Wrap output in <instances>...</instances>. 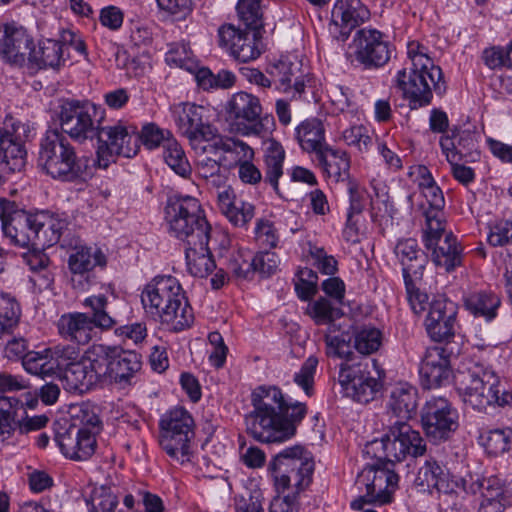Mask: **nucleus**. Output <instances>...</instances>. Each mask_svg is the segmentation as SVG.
Here are the masks:
<instances>
[{"mask_svg":"<svg viewBox=\"0 0 512 512\" xmlns=\"http://www.w3.org/2000/svg\"><path fill=\"white\" fill-rule=\"evenodd\" d=\"M141 356L117 345L93 344L72 364L65 377L67 389L84 393L108 383L131 384L141 369Z\"/></svg>","mask_w":512,"mask_h":512,"instance_id":"nucleus-1","label":"nucleus"},{"mask_svg":"<svg viewBox=\"0 0 512 512\" xmlns=\"http://www.w3.org/2000/svg\"><path fill=\"white\" fill-rule=\"evenodd\" d=\"M253 410L246 415L247 432L263 443L292 438L307 414L305 403L290 402L276 386L257 387L251 395Z\"/></svg>","mask_w":512,"mask_h":512,"instance_id":"nucleus-2","label":"nucleus"},{"mask_svg":"<svg viewBox=\"0 0 512 512\" xmlns=\"http://www.w3.org/2000/svg\"><path fill=\"white\" fill-rule=\"evenodd\" d=\"M82 305L89 311L64 314L57 323L60 335L71 342L86 345L97 336V329L109 331L127 320L128 305L121 302L119 310L112 309L104 294L89 296Z\"/></svg>","mask_w":512,"mask_h":512,"instance_id":"nucleus-3","label":"nucleus"},{"mask_svg":"<svg viewBox=\"0 0 512 512\" xmlns=\"http://www.w3.org/2000/svg\"><path fill=\"white\" fill-rule=\"evenodd\" d=\"M2 230L11 243L23 248L45 249L59 242L67 227L62 220L47 211L30 213L15 210L1 216Z\"/></svg>","mask_w":512,"mask_h":512,"instance_id":"nucleus-4","label":"nucleus"},{"mask_svg":"<svg viewBox=\"0 0 512 512\" xmlns=\"http://www.w3.org/2000/svg\"><path fill=\"white\" fill-rule=\"evenodd\" d=\"M145 311L175 331L189 327L194 319L179 281L173 276H157L142 291Z\"/></svg>","mask_w":512,"mask_h":512,"instance_id":"nucleus-5","label":"nucleus"},{"mask_svg":"<svg viewBox=\"0 0 512 512\" xmlns=\"http://www.w3.org/2000/svg\"><path fill=\"white\" fill-rule=\"evenodd\" d=\"M88 159L57 129L48 130L40 142L38 166L51 178L79 184L90 178Z\"/></svg>","mask_w":512,"mask_h":512,"instance_id":"nucleus-6","label":"nucleus"},{"mask_svg":"<svg viewBox=\"0 0 512 512\" xmlns=\"http://www.w3.org/2000/svg\"><path fill=\"white\" fill-rule=\"evenodd\" d=\"M455 384L463 402L475 410L485 411L490 406L512 404V393L505 389L494 371L483 365L474 364L459 370Z\"/></svg>","mask_w":512,"mask_h":512,"instance_id":"nucleus-7","label":"nucleus"},{"mask_svg":"<svg viewBox=\"0 0 512 512\" xmlns=\"http://www.w3.org/2000/svg\"><path fill=\"white\" fill-rule=\"evenodd\" d=\"M384 433L380 439L367 443L364 452L378 460L401 462L407 457L417 458L426 451V444L420 433L404 420L383 421Z\"/></svg>","mask_w":512,"mask_h":512,"instance_id":"nucleus-8","label":"nucleus"},{"mask_svg":"<svg viewBox=\"0 0 512 512\" xmlns=\"http://www.w3.org/2000/svg\"><path fill=\"white\" fill-rule=\"evenodd\" d=\"M268 470L278 494L299 495L312 482L314 462L303 446L287 447L269 462Z\"/></svg>","mask_w":512,"mask_h":512,"instance_id":"nucleus-9","label":"nucleus"},{"mask_svg":"<svg viewBox=\"0 0 512 512\" xmlns=\"http://www.w3.org/2000/svg\"><path fill=\"white\" fill-rule=\"evenodd\" d=\"M165 221L169 232L184 244H195L199 237L211 232L200 202L191 196L173 195L165 205Z\"/></svg>","mask_w":512,"mask_h":512,"instance_id":"nucleus-10","label":"nucleus"},{"mask_svg":"<svg viewBox=\"0 0 512 512\" xmlns=\"http://www.w3.org/2000/svg\"><path fill=\"white\" fill-rule=\"evenodd\" d=\"M159 444L171 460L184 464L191 460L194 420L183 407L165 413L159 421Z\"/></svg>","mask_w":512,"mask_h":512,"instance_id":"nucleus-11","label":"nucleus"},{"mask_svg":"<svg viewBox=\"0 0 512 512\" xmlns=\"http://www.w3.org/2000/svg\"><path fill=\"white\" fill-rule=\"evenodd\" d=\"M61 133L83 143L98 134L104 110L89 101L62 100L55 110Z\"/></svg>","mask_w":512,"mask_h":512,"instance_id":"nucleus-12","label":"nucleus"},{"mask_svg":"<svg viewBox=\"0 0 512 512\" xmlns=\"http://www.w3.org/2000/svg\"><path fill=\"white\" fill-rule=\"evenodd\" d=\"M395 82L403 99L408 102V106L412 110L430 105L433 99V90L438 95H443L446 91L441 69L438 74L430 69L404 68L397 72Z\"/></svg>","mask_w":512,"mask_h":512,"instance_id":"nucleus-13","label":"nucleus"},{"mask_svg":"<svg viewBox=\"0 0 512 512\" xmlns=\"http://www.w3.org/2000/svg\"><path fill=\"white\" fill-rule=\"evenodd\" d=\"M96 137L99 142L97 161L101 168H107L114 155L131 158L140 149L139 132L131 124L117 122L113 125L100 126Z\"/></svg>","mask_w":512,"mask_h":512,"instance_id":"nucleus-14","label":"nucleus"},{"mask_svg":"<svg viewBox=\"0 0 512 512\" xmlns=\"http://www.w3.org/2000/svg\"><path fill=\"white\" fill-rule=\"evenodd\" d=\"M352 46L355 61L365 70L382 68L391 59L392 46L387 37L377 29L357 30Z\"/></svg>","mask_w":512,"mask_h":512,"instance_id":"nucleus-15","label":"nucleus"},{"mask_svg":"<svg viewBox=\"0 0 512 512\" xmlns=\"http://www.w3.org/2000/svg\"><path fill=\"white\" fill-rule=\"evenodd\" d=\"M421 420L427 437L446 441L458 428V413L443 397H431L422 408Z\"/></svg>","mask_w":512,"mask_h":512,"instance_id":"nucleus-16","label":"nucleus"},{"mask_svg":"<svg viewBox=\"0 0 512 512\" xmlns=\"http://www.w3.org/2000/svg\"><path fill=\"white\" fill-rule=\"evenodd\" d=\"M77 356L73 347L58 345L41 351H30L22 366L27 373L41 378L56 376L65 369V378L69 367L77 362Z\"/></svg>","mask_w":512,"mask_h":512,"instance_id":"nucleus-17","label":"nucleus"},{"mask_svg":"<svg viewBox=\"0 0 512 512\" xmlns=\"http://www.w3.org/2000/svg\"><path fill=\"white\" fill-rule=\"evenodd\" d=\"M424 245L432 251L431 257L434 264L450 272L462 263V249L457 238L445 231V223L439 225V229L432 230L426 227L423 234Z\"/></svg>","mask_w":512,"mask_h":512,"instance_id":"nucleus-18","label":"nucleus"},{"mask_svg":"<svg viewBox=\"0 0 512 512\" xmlns=\"http://www.w3.org/2000/svg\"><path fill=\"white\" fill-rule=\"evenodd\" d=\"M339 383L345 396L359 403H368L373 400L379 391L380 382L371 376L367 364H341Z\"/></svg>","mask_w":512,"mask_h":512,"instance_id":"nucleus-19","label":"nucleus"},{"mask_svg":"<svg viewBox=\"0 0 512 512\" xmlns=\"http://www.w3.org/2000/svg\"><path fill=\"white\" fill-rule=\"evenodd\" d=\"M260 31L241 30L225 24L218 29V43L240 62L255 60L261 54Z\"/></svg>","mask_w":512,"mask_h":512,"instance_id":"nucleus-20","label":"nucleus"},{"mask_svg":"<svg viewBox=\"0 0 512 512\" xmlns=\"http://www.w3.org/2000/svg\"><path fill=\"white\" fill-rule=\"evenodd\" d=\"M170 112L178 132L190 145H197L199 137L212 136V125L204 120L206 109L203 106L181 102L171 106Z\"/></svg>","mask_w":512,"mask_h":512,"instance_id":"nucleus-21","label":"nucleus"},{"mask_svg":"<svg viewBox=\"0 0 512 512\" xmlns=\"http://www.w3.org/2000/svg\"><path fill=\"white\" fill-rule=\"evenodd\" d=\"M369 17V10L360 0H337L331 12L329 32L335 40L345 42Z\"/></svg>","mask_w":512,"mask_h":512,"instance_id":"nucleus-22","label":"nucleus"},{"mask_svg":"<svg viewBox=\"0 0 512 512\" xmlns=\"http://www.w3.org/2000/svg\"><path fill=\"white\" fill-rule=\"evenodd\" d=\"M107 259L97 247H76L68 259V267L72 274L74 288L85 290L92 283L91 275L96 267L104 268Z\"/></svg>","mask_w":512,"mask_h":512,"instance_id":"nucleus-23","label":"nucleus"},{"mask_svg":"<svg viewBox=\"0 0 512 512\" xmlns=\"http://www.w3.org/2000/svg\"><path fill=\"white\" fill-rule=\"evenodd\" d=\"M227 112L237 125L243 126L245 134L261 133L262 105L258 97L244 91L235 93L228 102Z\"/></svg>","mask_w":512,"mask_h":512,"instance_id":"nucleus-24","label":"nucleus"},{"mask_svg":"<svg viewBox=\"0 0 512 512\" xmlns=\"http://www.w3.org/2000/svg\"><path fill=\"white\" fill-rule=\"evenodd\" d=\"M455 321L456 308L452 301L439 297L429 303L425 327L432 340L442 342L453 337Z\"/></svg>","mask_w":512,"mask_h":512,"instance_id":"nucleus-25","label":"nucleus"},{"mask_svg":"<svg viewBox=\"0 0 512 512\" xmlns=\"http://www.w3.org/2000/svg\"><path fill=\"white\" fill-rule=\"evenodd\" d=\"M33 40L22 26L16 23L0 24V55L8 62L22 65Z\"/></svg>","mask_w":512,"mask_h":512,"instance_id":"nucleus-26","label":"nucleus"},{"mask_svg":"<svg viewBox=\"0 0 512 512\" xmlns=\"http://www.w3.org/2000/svg\"><path fill=\"white\" fill-rule=\"evenodd\" d=\"M420 375L428 388L440 387L449 381L450 360L444 347L432 346L426 349L420 366Z\"/></svg>","mask_w":512,"mask_h":512,"instance_id":"nucleus-27","label":"nucleus"},{"mask_svg":"<svg viewBox=\"0 0 512 512\" xmlns=\"http://www.w3.org/2000/svg\"><path fill=\"white\" fill-rule=\"evenodd\" d=\"M418 390L407 382H399L390 389L386 403L388 415L396 417V420L408 422L417 411Z\"/></svg>","mask_w":512,"mask_h":512,"instance_id":"nucleus-28","label":"nucleus"},{"mask_svg":"<svg viewBox=\"0 0 512 512\" xmlns=\"http://www.w3.org/2000/svg\"><path fill=\"white\" fill-rule=\"evenodd\" d=\"M26 155L21 139L7 128L0 127V175L5 177L21 171L26 164Z\"/></svg>","mask_w":512,"mask_h":512,"instance_id":"nucleus-29","label":"nucleus"},{"mask_svg":"<svg viewBox=\"0 0 512 512\" xmlns=\"http://www.w3.org/2000/svg\"><path fill=\"white\" fill-rule=\"evenodd\" d=\"M470 490L472 493L481 492L482 501L478 512H504L509 503V496L497 476L477 478L475 481H471Z\"/></svg>","mask_w":512,"mask_h":512,"instance_id":"nucleus-30","label":"nucleus"},{"mask_svg":"<svg viewBox=\"0 0 512 512\" xmlns=\"http://www.w3.org/2000/svg\"><path fill=\"white\" fill-rule=\"evenodd\" d=\"M185 243V259L188 272L199 278H205L216 269V263L208 247L210 233L204 234L203 238Z\"/></svg>","mask_w":512,"mask_h":512,"instance_id":"nucleus-31","label":"nucleus"},{"mask_svg":"<svg viewBox=\"0 0 512 512\" xmlns=\"http://www.w3.org/2000/svg\"><path fill=\"white\" fill-rule=\"evenodd\" d=\"M217 205L221 213L236 227H245L254 217V206L237 200L231 186L217 192Z\"/></svg>","mask_w":512,"mask_h":512,"instance_id":"nucleus-32","label":"nucleus"},{"mask_svg":"<svg viewBox=\"0 0 512 512\" xmlns=\"http://www.w3.org/2000/svg\"><path fill=\"white\" fill-rule=\"evenodd\" d=\"M415 483L423 490L436 489L439 493H447L457 487L456 478L446 467L441 466L436 460H426L418 470Z\"/></svg>","mask_w":512,"mask_h":512,"instance_id":"nucleus-33","label":"nucleus"},{"mask_svg":"<svg viewBox=\"0 0 512 512\" xmlns=\"http://www.w3.org/2000/svg\"><path fill=\"white\" fill-rule=\"evenodd\" d=\"M398 475L391 471L369 470L367 474L361 473L357 480V485H365L366 494L351 502V507L355 510H361L364 503H370L377 499L379 493L382 491L383 482L386 483V488L394 490L398 483Z\"/></svg>","mask_w":512,"mask_h":512,"instance_id":"nucleus-34","label":"nucleus"},{"mask_svg":"<svg viewBox=\"0 0 512 512\" xmlns=\"http://www.w3.org/2000/svg\"><path fill=\"white\" fill-rule=\"evenodd\" d=\"M59 446L63 454L73 460L85 461L94 453L97 446L96 435L91 434L88 430H78L73 435L70 430L60 435Z\"/></svg>","mask_w":512,"mask_h":512,"instance_id":"nucleus-35","label":"nucleus"},{"mask_svg":"<svg viewBox=\"0 0 512 512\" xmlns=\"http://www.w3.org/2000/svg\"><path fill=\"white\" fill-rule=\"evenodd\" d=\"M394 252L402 265L403 278H422L428 262L426 254L419 249L417 241L409 238L400 240Z\"/></svg>","mask_w":512,"mask_h":512,"instance_id":"nucleus-36","label":"nucleus"},{"mask_svg":"<svg viewBox=\"0 0 512 512\" xmlns=\"http://www.w3.org/2000/svg\"><path fill=\"white\" fill-rule=\"evenodd\" d=\"M315 158L323 172L335 182L349 178L350 158L346 151L327 144L315 155Z\"/></svg>","mask_w":512,"mask_h":512,"instance_id":"nucleus-37","label":"nucleus"},{"mask_svg":"<svg viewBox=\"0 0 512 512\" xmlns=\"http://www.w3.org/2000/svg\"><path fill=\"white\" fill-rule=\"evenodd\" d=\"M65 48L63 42L46 39L39 43L37 49L32 45L26 58L37 69L59 68L66 61Z\"/></svg>","mask_w":512,"mask_h":512,"instance_id":"nucleus-38","label":"nucleus"},{"mask_svg":"<svg viewBox=\"0 0 512 512\" xmlns=\"http://www.w3.org/2000/svg\"><path fill=\"white\" fill-rule=\"evenodd\" d=\"M296 139L304 151L313 152L316 155L327 145L322 121L310 118L301 122L296 128Z\"/></svg>","mask_w":512,"mask_h":512,"instance_id":"nucleus-39","label":"nucleus"},{"mask_svg":"<svg viewBox=\"0 0 512 512\" xmlns=\"http://www.w3.org/2000/svg\"><path fill=\"white\" fill-rule=\"evenodd\" d=\"M224 160V157L197 156L196 171L198 176L205 180L208 187L217 189V192L229 186L226 184V171L221 168V163Z\"/></svg>","mask_w":512,"mask_h":512,"instance_id":"nucleus-40","label":"nucleus"},{"mask_svg":"<svg viewBox=\"0 0 512 512\" xmlns=\"http://www.w3.org/2000/svg\"><path fill=\"white\" fill-rule=\"evenodd\" d=\"M500 304V298L492 291H476L465 298L466 309L474 316L484 317L486 320L496 316Z\"/></svg>","mask_w":512,"mask_h":512,"instance_id":"nucleus-41","label":"nucleus"},{"mask_svg":"<svg viewBox=\"0 0 512 512\" xmlns=\"http://www.w3.org/2000/svg\"><path fill=\"white\" fill-rule=\"evenodd\" d=\"M421 191L428 203V208L423 212L426 219V227L430 226L432 230H437L440 224H444L443 208L445 206V199L443 192L436 182Z\"/></svg>","mask_w":512,"mask_h":512,"instance_id":"nucleus-42","label":"nucleus"},{"mask_svg":"<svg viewBox=\"0 0 512 512\" xmlns=\"http://www.w3.org/2000/svg\"><path fill=\"white\" fill-rule=\"evenodd\" d=\"M165 163L179 176L188 178L192 168L182 146L173 137H168L163 145Z\"/></svg>","mask_w":512,"mask_h":512,"instance_id":"nucleus-43","label":"nucleus"},{"mask_svg":"<svg viewBox=\"0 0 512 512\" xmlns=\"http://www.w3.org/2000/svg\"><path fill=\"white\" fill-rule=\"evenodd\" d=\"M21 318V307L11 295L0 292V339L12 334Z\"/></svg>","mask_w":512,"mask_h":512,"instance_id":"nucleus-44","label":"nucleus"},{"mask_svg":"<svg viewBox=\"0 0 512 512\" xmlns=\"http://www.w3.org/2000/svg\"><path fill=\"white\" fill-rule=\"evenodd\" d=\"M20 413H25V407L19 399L0 397V436L10 435L16 430Z\"/></svg>","mask_w":512,"mask_h":512,"instance_id":"nucleus-45","label":"nucleus"},{"mask_svg":"<svg viewBox=\"0 0 512 512\" xmlns=\"http://www.w3.org/2000/svg\"><path fill=\"white\" fill-rule=\"evenodd\" d=\"M284 159L285 151L283 147L278 142L271 141L265 154L266 171L264 181L269 183L276 192L278 191V180L283 174Z\"/></svg>","mask_w":512,"mask_h":512,"instance_id":"nucleus-46","label":"nucleus"},{"mask_svg":"<svg viewBox=\"0 0 512 512\" xmlns=\"http://www.w3.org/2000/svg\"><path fill=\"white\" fill-rule=\"evenodd\" d=\"M512 429H493L480 434L479 442L486 452L493 456L501 455L510 449Z\"/></svg>","mask_w":512,"mask_h":512,"instance_id":"nucleus-47","label":"nucleus"},{"mask_svg":"<svg viewBox=\"0 0 512 512\" xmlns=\"http://www.w3.org/2000/svg\"><path fill=\"white\" fill-rule=\"evenodd\" d=\"M298 72V66L288 59H280L267 68V73L272 78L271 81L276 84L278 90L283 92H288L292 89V80Z\"/></svg>","mask_w":512,"mask_h":512,"instance_id":"nucleus-48","label":"nucleus"},{"mask_svg":"<svg viewBox=\"0 0 512 512\" xmlns=\"http://www.w3.org/2000/svg\"><path fill=\"white\" fill-rule=\"evenodd\" d=\"M306 311L317 325L331 324L343 315L339 307L333 305L330 300L323 297L310 302L307 305Z\"/></svg>","mask_w":512,"mask_h":512,"instance_id":"nucleus-49","label":"nucleus"},{"mask_svg":"<svg viewBox=\"0 0 512 512\" xmlns=\"http://www.w3.org/2000/svg\"><path fill=\"white\" fill-rule=\"evenodd\" d=\"M236 9L246 29L260 31L263 27L260 0H239Z\"/></svg>","mask_w":512,"mask_h":512,"instance_id":"nucleus-50","label":"nucleus"},{"mask_svg":"<svg viewBox=\"0 0 512 512\" xmlns=\"http://www.w3.org/2000/svg\"><path fill=\"white\" fill-rule=\"evenodd\" d=\"M382 343L381 332L374 327H363L354 335V348L363 355L376 352Z\"/></svg>","mask_w":512,"mask_h":512,"instance_id":"nucleus-51","label":"nucleus"},{"mask_svg":"<svg viewBox=\"0 0 512 512\" xmlns=\"http://www.w3.org/2000/svg\"><path fill=\"white\" fill-rule=\"evenodd\" d=\"M212 132L211 137H199V139H197V145H190L197 156L208 155L212 158L223 157L222 154L226 151L227 139L223 138L213 126Z\"/></svg>","mask_w":512,"mask_h":512,"instance_id":"nucleus-52","label":"nucleus"},{"mask_svg":"<svg viewBox=\"0 0 512 512\" xmlns=\"http://www.w3.org/2000/svg\"><path fill=\"white\" fill-rule=\"evenodd\" d=\"M86 503L89 512H122L117 510V496L104 487L94 489Z\"/></svg>","mask_w":512,"mask_h":512,"instance_id":"nucleus-53","label":"nucleus"},{"mask_svg":"<svg viewBox=\"0 0 512 512\" xmlns=\"http://www.w3.org/2000/svg\"><path fill=\"white\" fill-rule=\"evenodd\" d=\"M165 61L169 66L179 67L188 71H193L196 67L193 52L186 43L171 45L166 53Z\"/></svg>","mask_w":512,"mask_h":512,"instance_id":"nucleus-54","label":"nucleus"},{"mask_svg":"<svg viewBox=\"0 0 512 512\" xmlns=\"http://www.w3.org/2000/svg\"><path fill=\"white\" fill-rule=\"evenodd\" d=\"M343 141L360 153L367 152L372 146L369 129L364 125H352L342 132Z\"/></svg>","mask_w":512,"mask_h":512,"instance_id":"nucleus-55","label":"nucleus"},{"mask_svg":"<svg viewBox=\"0 0 512 512\" xmlns=\"http://www.w3.org/2000/svg\"><path fill=\"white\" fill-rule=\"evenodd\" d=\"M457 487L452 491L444 493L450 498L451 508L456 512H469L472 507L471 495L474 493L468 486V481L464 478L456 479Z\"/></svg>","mask_w":512,"mask_h":512,"instance_id":"nucleus-56","label":"nucleus"},{"mask_svg":"<svg viewBox=\"0 0 512 512\" xmlns=\"http://www.w3.org/2000/svg\"><path fill=\"white\" fill-rule=\"evenodd\" d=\"M487 242L493 247L512 244V221L501 220L489 226Z\"/></svg>","mask_w":512,"mask_h":512,"instance_id":"nucleus-57","label":"nucleus"},{"mask_svg":"<svg viewBox=\"0 0 512 512\" xmlns=\"http://www.w3.org/2000/svg\"><path fill=\"white\" fill-rule=\"evenodd\" d=\"M350 342L351 338L348 335L332 336L327 334L325 335L326 354L332 357L350 359L353 354Z\"/></svg>","mask_w":512,"mask_h":512,"instance_id":"nucleus-58","label":"nucleus"},{"mask_svg":"<svg viewBox=\"0 0 512 512\" xmlns=\"http://www.w3.org/2000/svg\"><path fill=\"white\" fill-rule=\"evenodd\" d=\"M317 365L318 360L315 357H309L304 361L299 372L294 375V382L304 390L307 396H311L313 393Z\"/></svg>","mask_w":512,"mask_h":512,"instance_id":"nucleus-59","label":"nucleus"},{"mask_svg":"<svg viewBox=\"0 0 512 512\" xmlns=\"http://www.w3.org/2000/svg\"><path fill=\"white\" fill-rule=\"evenodd\" d=\"M407 55L411 61L410 68L416 69H430L436 71L438 74L440 72V67L436 66L433 60L426 53V48L419 43L411 42L407 47Z\"/></svg>","mask_w":512,"mask_h":512,"instance_id":"nucleus-60","label":"nucleus"},{"mask_svg":"<svg viewBox=\"0 0 512 512\" xmlns=\"http://www.w3.org/2000/svg\"><path fill=\"white\" fill-rule=\"evenodd\" d=\"M422 278H404L405 288L407 292V298L410 306L415 314H421L425 311L428 305V295L417 287V281Z\"/></svg>","mask_w":512,"mask_h":512,"instance_id":"nucleus-61","label":"nucleus"},{"mask_svg":"<svg viewBox=\"0 0 512 512\" xmlns=\"http://www.w3.org/2000/svg\"><path fill=\"white\" fill-rule=\"evenodd\" d=\"M251 260L255 273H259L262 277L274 274L280 263L278 255L272 251L259 252Z\"/></svg>","mask_w":512,"mask_h":512,"instance_id":"nucleus-62","label":"nucleus"},{"mask_svg":"<svg viewBox=\"0 0 512 512\" xmlns=\"http://www.w3.org/2000/svg\"><path fill=\"white\" fill-rule=\"evenodd\" d=\"M482 59L486 66L490 69H498L501 67H512V57L509 48L491 47L483 51Z\"/></svg>","mask_w":512,"mask_h":512,"instance_id":"nucleus-63","label":"nucleus"},{"mask_svg":"<svg viewBox=\"0 0 512 512\" xmlns=\"http://www.w3.org/2000/svg\"><path fill=\"white\" fill-rule=\"evenodd\" d=\"M74 417L79 421L80 427L78 430H88L93 435L100 432L101 421L91 406H80Z\"/></svg>","mask_w":512,"mask_h":512,"instance_id":"nucleus-64","label":"nucleus"}]
</instances>
